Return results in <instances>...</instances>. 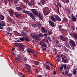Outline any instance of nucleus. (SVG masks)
Masks as SVG:
<instances>
[{
	"instance_id": "de8ad7c7",
	"label": "nucleus",
	"mask_w": 77,
	"mask_h": 77,
	"mask_svg": "<svg viewBox=\"0 0 77 77\" xmlns=\"http://www.w3.org/2000/svg\"><path fill=\"white\" fill-rule=\"evenodd\" d=\"M58 28H59V29H61V28L62 27V26L61 25H59L58 26Z\"/></svg>"
},
{
	"instance_id": "7c9ffc66",
	"label": "nucleus",
	"mask_w": 77,
	"mask_h": 77,
	"mask_svg": "<svg viewBox=\"0 0 77 77\" xmlns=\"http://www.w3.org/2000/svg\"><path fill=\"white\" fill-rule=\"evenodd\" d=\"M62 2H65L66 3H69V0H62Z\"/></svg>"
},
{
	"instance_id": "69168bd1",
	"label": "nucleus",
	"mask_w": 77,
	"mask_h": 77,
	"mask_svg": "<svg viewBox=\"0 0 77 77\" xmlns=\"http://www.w3.org/2000/svg\"><path fill=\"white\" fill-rule=\"evenodd\" d=\"M72 30H74L75 29V27H74V26H72Z\"/></svg>"
},
{
	"instance_id": "c9c22d12",
	"label": "nucleus",
	"mask_w": 77,
	"mask_h": 77,
	"mask_svg": "<svg viewBox=\"0 0 77 77\" xmlns=\"http://www.w3.org/2000/svg\"><path fill=\"white\" fill-rule=\"evenodd\" d=\"M35 38H36L34 39V41H39V38H38V37L37 36H35Z\"/></svg>"
},
{
	"instance_id": "72a5a7b5",
	"label": "nucleus",
	"mask_w": 77,
	"mask_h": 77,
	"mask_svg": "<svg viewBox=\"0 0 77 77\" xmlns=\"http://www.w3.org/2000/svg\"><path fill=\"white\" fill-rule=\"evenodd\" d=\"M47 34L48 35H52V32L50 31H49L48 32Z\"/></svg>"
},
{
	"instance_id": "dca6fc26",
	"label": "nucleus",
	"mask_w": 77,
	"mask_h": 77,
	"mask_svg": "<svg viewBox=\"0 0 77 77\" xmlns=\"http://www.w3.org/2000/svg\"><path fill=\"white\" fill-rule=\"evenodd\" d=\"M9 14H10V16L11 17H12L14 16V11H13L11 10H10L9 12Z\"/></svg>"
},
{
	"instance_id": "ea45409f",
	"label": "nucleus",
	"mask_w": 77,
	"mask_h": 77,
	"mask_svg": "<svg viewBox=\"0 0 77 77\" xmlns=\"http://www.w3.org/2000/svg\"><path fill=\"white\" fill-rule=\"evenodd\" d=\"M66 11L68 12V14H70V10L68 8L66 10Z\"/></svg>"
},
{
	"instance_id": "0e129e2a",
	"label": "nucleus",
	"mask_w": 77,
	"mask_h": 77,
	"mask_svg": "<svg viewBox=\"0 0 77 77\" xmlns=\"http://www.w3.org/2000/svg\"><path fill=\"white\" fill-rule=\"evenodd\" d=\"M53 74L54 75H56V71H54L53 72Z\"/></svg>"
},
{
	"instance_id": "e433bc0d",
	"label": "nucleus",
	"mask_w": 77,
	"mask_h": 77,
	"mask_svg": "<svg viewBox=\"0 0 77 77\" xmlns=\"http://www.w3.org/2000/svg\"><path fill=\"white\" fill-rule=\"evenodd\" d=\"M77 73V71H76V70H75V69H73V72H72V74H73L74 75H75V74Z\"/></svg>"
},
{
	"instance_id": "9d476101",
	"label": "nucleus",
	"mask_w": 77,
	"mask_h": 77,
	"mask_svg": "<svg viewBox=\"0 0 77 77\" xmlns=\"http://www.w3.org/2000/svg\"><path fill=\"white\" fill-rule=\"evenodd\" d=\"M21 55L20 54H18L17 55V57L15 58L16 60H17V61H19L21 59L22 57Z\"/></svg>"
},
{
	"instance_id": "ddd939ff",
	"label": "nucleus",
	"mask_w": 77,
	"mask_h": 77,
	"mask_svg": "<svg viewBox=\"0 0 77 77\" xmlns=\"http://www.w3.org/2000/svg\"><path fill=\"white\" fill-rule=\"evenodd\" d=\"M17 33L20 36L21 35L22 36H24L25 35H26V32H21V34L19 32H17Z\"/></svg>"
},
{
	"instance_id": "20e7f679",
	"label": "nucleus",
	"mask_w": 77,
	"mask_h": 77,
	"mask_svg": "<svg viewBox=\"0 0 77 77\" xmlns=\"http://www.w3.org/2000/svg\"><path fill=\"white\" fill-rule=\"evenodd\" d=\"M26 50L27 52L29 53V54H30V53H33V54H34V56L35 57H37V54L35 53V52L33 51L31 48H27L26 49Z\"/></svg>"
},
{
	"instance_id": "2eb2a0df",
	"label": "nucleus",
	"mask_w": 77,
	"mask_h": 77,
	"mask_svg": "<svg viewBox=\"0 0 77 77\" xmlns=\"http://www.w3.org/2000/svg\"><path fill=\"white\" fill-rule=\"evenodd\" d=\"M14 17H17V18L19 17L20 15H21V14H18V13L17 12H15L14 14Z\"/></svg>"
},
{
	"instance_id": "13d9d810",
	"label": "nucleus",
	"mask_w": 77,
	"mask_h": 77,
	"mask_svg": "<svg viewBox=\"0 0 77 77\" xmlns=\"http://www.w3.org/2000/svg\"><path fill=\"white\" fill-rule=\"evenodd\" d=\"M58 16L57 15H56L55 14L53 15V16L55 17V19Z\"/></svg>"
},
{
	"instance_id": "4be33fe9",
	"label": "nucleus",
	"mask_w": 77,
	"mask_h": 77,
	"mask_svg": "<svg viewBox=\"0 0 77 77\" xmlns=\"http://www.w3.org/2000/svg\"><path fill=\"white\" fill-rule=\"evenodd\" d=\"M44 66L45 68H46L47 69H48V70H50V66H49L48 65H46V67L44 65Z\"/></svg>"
},
{
	"instance_id": "4c0bfd02",
	"label": "nucleus",
	"mask_w": 77,
	"mask_h": 77,
	"mask_svg": "<svg viewBox=\"0 0 77 77\" xmlns=\"http://www.w3.org/2000/svg\"><path fill=\"white\" fill-rule=\"evenodd\" d=\"M24 41H27V42H29V40L27 37L25 38Z\"/></svg>"
},
{
	"instance_id": "49530a36",
	"label": "nucleus",
	"mask_w": 77,
	"mask_h": 77,
	"mask_svg": "<svg viewBox=\"0 0 77 77\" xmlns=\"http://www.w3.org/2000/svg\"><path fill=\"white\" fill-rule=\"evenodd\" d=\"M13 44L14 45H15V46H18V43H13Z\"/></svg>"
},
{
	"instance_id": "1a4fd4ad",
	"label": "nucleus",
	"mask_w": 77,
	"mask_h": 77,
	"mask_svg": "<svg viewBox=\"0 0 77 77\" xmlns=\"http://www.w3.org/2000/svg\"><path fill=\"white\" fill-rule=\"evenodd\" d=\"M66 66L67 65L66 64L64 65L63 64L61 66L59 67V68L60 70H63V67H64V70H66Z\"/></svg>"
},
{
	"instance_id": "4d7b16f0",
	"label": "nucleus",
	"mask_w": 77,
	"mask_h": 77,
	"mask_svg": "<svg viewBox=\"0 0 77 77\" xmlns=\"http://www.w3.org/2000/svg\"><path fill=\"white\" fill-rule=\"evenodd\" d=\"M38 36H39L40 37H42L43 36V35L41 34H39Z\"/></svg>"
},
{
	"instance_id": "f03ea898",
	"label": "nucleus",
	"mask_w": 77,
	"mask_h": 77,
	"mask_svg": "<svg viewBox=\"0 0 77 77\" xmlns=\"http://www.w3.org/2000/svg\"><path fill=\"white\" fill-rule=\"evenodd\" d=\"M32 12V13L35 15V16H38V18H40L41 20H43V17L42 16H41L40 14H38V12L35 9H31L30 10Z\"/></svg>"
},
{
	"instance_id": "f8f14e48",
	"label": "nucleus",
	"mask_w": 77,
	"mask_h": 77,
	"mask_svg": "<svg viewBox=\"0 0 77 77\" xmlns=\"http://www.w3.org/2000/svg\"><path fill=\"white\" fill-rule=\"evenodd\" d=\"M72 17V21H76V17L72 14L71 15Z\"/></svg>"
},
{
	"instance_id": "412c9836",
	"label": "nucleus",
	"mask_w": 77,
	"mask_h": 77,
	"mask_svg": "<svg viewBox=\"0 0 77 77\" xmlns=\"http://www.w3.org/2000/svg\"><path fill=\"white\" fill-rule=\"evenodd\" d=\"M40 3L42 5H44L45 3V0H42L40 1Z\"/></svg>"
},
{
	"instance_id": "7ed1b4c3",
	"label": "nucleus",
	"mask_w": 77,
	"mask_h": 77,
	"mask_svg": "<svg viewBox=\"0 0 77 77\" xmlns=\"http://www.w3.org/2000/svg\"><path fill=\"white\" fill-rule=\"evenodd\" d=\"M23 12L24 14H29L31 18H32V20H35L36 19V17H34V15L32 14V13H30V12L29 11L23 10Z\"/></svg>"
},
{
	"instance_id": "bb28decb",
	"label": "nucleus",
	"mask_w": 77,
	"mask_h": 77,
	"mask_svg": "<svg viewBox=\"0 0 77 77\" xmlns=\"http://www.w3.org/2000/svg\"><path fill=\"white\" fill-rule=\"evenodd\" d=\"M56 19L58 21H61V19L60 18H59V17L58 16H57V17L56 18Z\"/></svg>"
},
{
	"instance_id": "680f3d73",
	"label": "nucleus",
	"mask_w": 77,
	"mask_h": 77,
	"mask_svg": "<svg viewBox=\"0 0 77 77\" xmlns=\"http://www.w3.org/2000/svg\"><path fill=\"white\" fill-rule=\"evenodd\" d=\"M28 5H29V6H31V3H30V2H29L28 3Z\"/></svg>"
},
{
	"instance_id": "37998d69",
	"label": "nucleus",
	"mask_w": 77,
	"mask_h": 77,
	"mask_svg": "<svg viewBox=\"0 0 77 77\" xmlns=\"http://www.w3.org/2000/svg\"><path fill=\"white\" fill-rule=\"evenodd\" d=\"M34 71H35V72H38V69H37L34 68Z\"/></svg>"
},
{
	"instance_id": "0eeeda50",
	"label": "nucleus",
	"mask_w": 77,
	"mask_h": 77,
	"mask_svg": "<svg viewBox=\"0 0 77 77\" xmlns=\"http://www.w3.org/2000/svg\"><path fill=\"white\" fill-rule=\"evenodd\" d=\"M40 45L42 46V48H43L44 47L46 48V47H47V45L45 44V43H44V42L42 41L40 42Z\"/></svg>"
},
{
	"instance_id": "864d4df0",
	"label": "nucleus",
	"mask_w": 77,
	"mask_h": 77,
	"mask_svg": "<svg viewBox=\"0 0 77 77\" xmlns=\"http://www.w3.org/2000/svg\"><path fill=\"white\" fill-rule=\"evenodd\" d=\"M42 51H46V48H43V49H42Z\"/></svg>"
},
{
	"instance_id": "f3484780",
	"label": "nucleus",
	"mask_w": 77,
	"mask_h": 77,
	"mask_svg": "<svg viewBox=\"0 0 77 77\" xmlns=\"http://www.w3.org/2000/svg\"><path fill=\"white\" fill-rule=\"evenodd\" d=\"M4 19L5 16L2 14H0V20H4Z\"/></svg>"
},
{
	"instance_id": "58836bf2",
	"label": "nucleus",
	"mask_w": 77,
	"mask_h": 77,
	"mask_svg": "<svg viewBox=\"0 0 77 77\" xmlns=\"http://www.w3.org/2000/svg\"><path fill=\"white\" fill-rule=\"evenodd\" d=\"M48 39L49 42H51V38L50 37H48Z\"/></svg>"
},
{
	"instance_id": "423d86ee",
	"label": "nucleus",
	"mask_w": 77,
	"mask_h": 77,
	"mask_svg": "<svg viewBox=\"0 0 77 77\" xmlns=\"http://www.w3.org/2000/svg\"><path fill=\"white\" fill-rule=\"evenodd\" d=\"M25 68L27 69L28 71V72L29 74H30L31 73L30 72H31V69L30 68V66L28 64H26L25 65Z\"/></svg>"
},
{
	"instance_id": "cd10ccee",
	"label": "nucleus",
	"mask_w": 77,
	"mask_h": 77,
	"mask_svg": "<svg viewBox=\"0 0 77 77\" xmlns=\"http://www.w3.org/2000/svg\"><path fill=\"white\" fill-rule=\"evenodd\" d=\"M25 37H22L20 38H19L18 39H20V41H24Z\"/></svg>"
},
{
	"instance_id": "a19ab883",
	"label": "nucleus",
	"mask_w": 77,
	"mask_h": 77,
	"mask_svg": "<svg viewBox=\"0 0 77 77\" xmlns=\"http://www.w3.org/2000/svg\"><path fill=\"white\" fill-rule=\"evenodd\" d=\"M66 76H67V77H71L72 76V74H71L70 73H69L68 74H67L66 75Z\"/></svg>"
},
{
	"instance_id": "b1692460",
	"label": "nucleus",
	"mask_w": 77,
	"mask_h": 77,
	"mask_svg": "<svg viewBox=\"0 0 77 77\" xmlns=\"http://www.w3.org/2000/svg\"><path fill=\"white\" fill-rule=\"evenodd\" d=\"M34 63L35 65H39V63L38 62L36 61H34Z\"/></svg>"
},
{
	"instance_id": "39448f33",
	"label": "nucleus",
	"mask_w": 77,
	"mask_h": 77,
	"mask_svg": "<svg viewBox=\"0 0 77 77\" xmlns=\"http://www.w3.org/2000/svg\"><path fill=\"white\" fill-rule=\"evenodd\" d=\"M5 26V22L3 21L0 20V29H3V27Z\"/></svg>"
},
{
	"instance_id": "052dcab7",
	"label": "nucleus",
	"mask_w": 77,
	"mask_h": 77,
	"mask_svg": "<svg viewBox=\"0 0 77 77\" xmlns=\"http://www.w3.org/2000/svg\"><path fill=\"white\" fill-rule=\"evenodd\" d=\"M23 1L24 2H25V3H28V2H29L28 0H24Z\"/></svg>"
},
{
	"instance_id": "c85d7f7f",
	"label": "nucleus",
	"mask_w": 77,
	"mask_h": 77,
	"mask_svg": "<svg viewBox=\"0 0 77 77\" xmlns=\"http://www.w3.org/2000/svg\"><path fill=\"white\" fill-rule=\"evenodd\" d=\"M11 29H11V28L8 27L7 28V30L8 32H11Z\"/></svg>"
},
{
	"instance_id": "473e14b6",
	"label": "nucleus",
	"mask_w": 77,
	"mask_h": 77,
	"mask_svg": "<svg viewBox=\"0 0 77 77\" xmlns=\"http://www.w3.org/2000/svg\"><path fill=\"white\" fill-rule=\"evenodd\" d=\"M57 47H59V48H61L62 47V45L60 44H59L58 45H57L56 46Z\"/></svg>"
},
{
	"instance_id": "2f4dec72",
	"label": "nucleus",
	"mask_w": 77,
	"mask_h": 77,
	"mask_svg": "<svg viewBox=\"0 0 77 77\" xmlns=\"http://www.w3.org/2000/svg\"><path fill=\"white\" fill-rule=\"evenodd\" d=\"M16 9L17 10V11H21V10H22V9L21 8H20V7H17L16 8Z\"/></svg>"
},
{
	"instance_id": "4468645a",
	"label": "nucleus",
	"mask_w": 77,
	"mask_h": 77,
	"mask_svg": "<svg viewBox=\"0 0 77 77\" xmlns=\"http://www.w3.org/2000/svg\"><path fill=\"white\" fill-rule=\"evenodd\" d=\"M41 29L42 30V32L43 33H45L47 32V30L45 29V28L44 27H42L41 28Z\"/></svg>"
},
{
	"instance_id": "774afa93",
	"label": "nucleus",
	"mask_w": 77,
	"mask_h": 77,
	"mask_svg": "<svg viewBox=\"0 0 77 77\" xmlns=\"http://www.w3.org/2000/svg\"><path fill=\"white\" fill-rule=\"evenodd\" d=\"M56 57H57V59H58L59 57H60V55H57Z\"/></svg>"
},
{
	"instance_id": "a211bd4d",
	"label": "nucleus",
	"mask_w": 77,
	"mask_h": 77,
	"mask_svg": "<svg viewBox=\"0 0 77 77\" xmlns=\"http://www.w3.org/2000/svg\"><path fill=\"white\" fill-rule=\"evenodd\" d=\"M25 47V45H19V47L21 48V49H22V50L24 51V47Z\"/></svg>"
},
{
	"instance_id": "f257e3e1",
	"label": "nucleus",
	"mask_w": 77,
	"mask_h": 77,
	"mask_svg": "<svg viewBox=\"0 0 77 77\" xmlns=\"http://www.w3.org/2000/svg\"><path fill=\"white\" fill-rule=\"evenodd\" d=\"M59 38H60L62 41H64L65 42V43H64V44L66 47H67V48H69V45L68 42H67L68 40V38L66 37H64L63 35H60L59 36Z\"/></svg>"
},
{
	"instance_id": "bf43d9fd",
	"label": "nucleus",
	"mask_w": 77,
	"mask_h": 77,
	"mask_svg": "<svg viewBox=\"0 0 77 77\" xmlns=\"http://www.w3.org/2000/svg\"><path fill=\"white\" fill-rule=\"evenodd\" d=\"M58 16L57 15H56L55 14L53 15V16L55 17V19Z\"/></svg>"
},
{
	"instance_id": "e2e57ef3",
	"label": "nucleus",
	"mask_w": 77,
	"mask_h": 77,
	"mask_svg": "<svg viewBox=\"0 0 77 77\" xmlns=\"http://www.w3.org/2000/svg\"><path fill=\"white\" fill-rule=\"evenodd\" d=\"M56 43L57 44H59V41L58 40H56Z\"/></svg>"
},
{
	"instance_id": "c756f323",
	"label": "nucleus",
	"mask_w": 77,
	"mask_h": 77,
	"mask_svg": "<svg viewBox=\"0 0 77 77\" xmlns=\"http://www.w3.org/2000/svg\"><path fill=\"white\" fill-rule=\"evenodd\" d=\"M67 61H68V60L67 59V58H66L64 60H62V62H64V63H67Z\"/></svg>"
},
{
	"instance_id": "5fc2aeb1",
	"label": "nucleus",
	"mask_w": 77,
	"mask_h": 77,
	"mask_svg": "<svg viewBox=\"0 0 77 77\" xmlns=\"http://www.w3.org/2000/svg\"><path fill=\"white\" fill-rule=\"evenodd\" d=\"M4 2L5 4H8V1L7 0H4Z\"/></svg>"
},
{
	"instance_id": "393cba45",
	"label": "nucleus",
	"mask_w": 77,
	"mask_h": 77,
	"mask_svg": "<svg viewBox=\"0 0 77 77\" xmlns=\"http://www.w3.org/2000/svg\"><path fill=\"white\" fill-rule=\"evenodd\" d=\"M68 21V19L66 17H64L63 19V22L64 23H66Z\"/></svg>"
},
{
	"instance_id": "f704fd0d",
	"label": "nucleus",
	"mask_w": 77,
	"mask_h": 77,
	"mask_svg": "<svg viewBox=\"0 0 77 77\" xmlns=\"http://www.w3.org/2000/svg\"><path fill=\"white\" fill-rule=\"evenodd\" d=\"M44 12L45 14V15H48V14H49L50 13V12H49L48 11H44Z\"/></svg>"
},
{
	"instance_id": "6e6d98bb",
	"label": "nucleus",
	"mask_w": 77,
	"mask_h": 77,
	"mask_svg": "<svg viewBox=\"0 0 77 77\" xmlns=\"http://www.w3.org/2000/svg\"><path fill=\"white\" fill-rule=\"evenodd\" d=\"M22 6L24 9H26V7H25V6H24L23 4H22Z\"/></svg>"
},
{
	"instance_id": "79ce46f5",
	"label": "nucleus",
	"mask_w": 77,
	"mask_h": 77,
	"mask_svg": "<svg viewBox=\"0 0 77 77\" xmlns=\"http://www.w3.org/2000/svg\"><path fill=\"white\" fill-rule=\"evenodd\" d=\"M32 26L33 27H37V25L36 24H32Z\"/></svg>"
},
{
	"instance_id": "a878e982",
	"label": "nucleus",
	"mask_w": 77,
	"mask_h": 77,
	"mask_svg": "<svg viewBox=\"0 0 77 77\" xmlns=\"http://www.w3.org/2000/svg\"><path fill=\"white\" fill-rule=\"evenodd\" d=\"M30 36L31 38H33V39H35V36H35V35L34 34H31L30 35Z\"/></svg>"
},
{
	"instance_id": "3c124183",
	"label": "nucleus",
	"mask_w": 77,
	"mask_h": 77,
	"mask_svg": "<svg viewBox=\"0 0 77 77\" xmlns=\"http://www.w3.org/2000/svg\"><path fill=\"white\" fill-rule=\"evenodd\" d=\"M53 51H55V52H56V51H57V49H56V48L53 49Z\"/></svg>"
},
{
	"instance_id": "338daca9",
	"label": "nucleus",
	"mask_w": 77,
	"mask_h": 77,
	"mask_svg": "<svg viewBox=\"0 0 77 77\" xmlns=\"http://www.w3.org/2000/svg\"><path fill=\"white\" fill-rule=\"evenodd\" d=\"M46 63H47V64H48V65H49V64H48V63H49V64L50 63V62L48 61H46Z\"/></svg>"
},
{
	"instance_id": "5701e85b",
	"label": "nucleus",
	"mask_w": 77,
	"mask_h": 77,
	"mask_svg": "<svg viewBox=\"0 0 77 77\" xmlns=\"http://www.w3.org/2000/svg\"><path fill=\"white\" fill-rule=\"evenodd\" d=\"M73 35L74 37L76 39H77V33L75 32L73 33Z\"/></svg>"
},
{
	"instance_id": "8fccbe9b",
	"label": "nucleus",
	"mask_w": 77,
	"mask_h": 77,
	"mask_svg": "<svg viewBox=\"0 0 77 77\" xmlns=\"http://www.w3.org/2000/svg\"><path fill=\"white\" fill-rule=\"evenodd\" d=\"M69 72V71L68 70H66L65 72V74H67Z\"/></svg>"
},
{
	"instance_id": "a18cd8bd",
	"label": "nucleus",
	"mask_w": 77,
	"mask_h": 77,
	"mask_svg": "<svg viewBox=\"0 0 77 77\" xmlns=\"http://www.w3.org/2000/svg\"><path fill=\"white\" fill-rule=\"evenodd\" d=\"M7 18H8V20H12V19L11 18V17H10L9 16H8V17H7Z\"/></svg>"
},
{
	"instance_id": "9b49d317",
	"label": "nucleus",
	"mask_w": 77,
	"mask_h": 77,
	"mask_svg": "<svg viewBox=\"0 0 77 77\" xmlns=\"http://www.w3.org/2000/svg\"><path fill=\"white\" fill-rule=\"evenodd\" d=\"M48 22L49 23V24H50V26L52 27H55V25H54V22H53L52 21L49 20Z\"/></svg>"
},
{
	"instance_id": "603ef678",
	"label": "nucleus",
	"mask_w": 77,
	"mask_h": 77,
	"mask_svg": "<svg viewBox=\"0 0 77 77\" xmlns=\"http://www.w3.org/2000/svg\"><path fill=\"white\" fill-rule=\"evenodd\" d=\"M66 57L65 56H64L63 57V58H62V60H65V59H66Z\"/></svg>"
},
{
	"instance_id": "6e6552de",
	"label": "nucleus",
	"mask_w": 77,
	"mask_h": 77,
	"mask_svg": "<svg viewBox=\"0 0 77 77\" xmlns=\"http://www.w3.org/2000/svg\"><path fill=\"white\" fill-rule=\"evenodd\" d=\"M70 43L72 47L74 48V47L76 46V45H75V43L74 41L71 40L70 41Z\"/></svg>"
},
{
	"instance_id": "09e8293b",
	"label": "nucleus",
	"mask_w": 77,
	"mask_h": 77,
	"mask_svg": "<svg viewBox=\"0 0 77 77\" xmlns=\"http://www.w3.org/2000/svg\"><path fill=\"white\" fill-rule=\"evenodd\" d=\"M18 0H17V1H14V4H17V3H18Z\"/></svg>"
},
{
	"instance_id": "aec40b11",
	"label": "nucleus",
	"mask_w": 77,
	"mask_h": 77,
	"mask_svg": "<svg viewBox=\"0 0 77 77\" xmlns=\"http://www.w3.org/2000/svg\"><path fill=\"white\" fill-rule=\"evenodd\" d=\"M23 32H27L28 31V29L26 27H23Z\"/></svg>"
},
{
	"instance_id": "c03bdc74",
	"label": "nucleus",
	"mask_w": 77,
	"mask_h": 77,
	"mask_svg": "<svg viewBox=\"0 0 77 77\" xmlns=\"http://www.w3.org/2000/svg\"><path fill=\"white\" fill-rule=\"evenodd\" d=\"M27 60V58L26 57H24L23 58V60L24 61H25V62H26Z\"/></svg>"
},
{
	"instance_id": "6ab92c4d",
	"label": "nucleus",
	"mask_w": 77,
	"mask_h": 77,
	"mask_svg": "<svg viewBox=\"0 0 77 77\" xmlns=\"http://www.w3.org/2000/svg\"><path fill=\"white\" fill-rule=\"evenodd\" d=\"M51 20H52L53 21H54V22H55V23L56 22V19H55V18L53 16L51 17Z\"/></svg>"
}]
</instances>
